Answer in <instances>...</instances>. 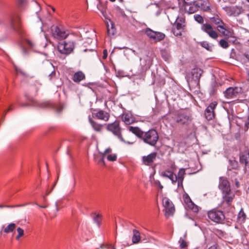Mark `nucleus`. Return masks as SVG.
<instances>
[{"mask_svg":"<svg viewBox=\"0 0 249 249\" xmlns=\"http://www.w3.org/2000/svg\"><path fill=\"white\" fill-rule=\"evenodd\" d=\"M127 128L130 132L142 140L145 143L151 146H155L159 140L158 133L154 129H150L146 132H143L138 127L130 126Z\"/></svg>","mask_w":249,"mask_h":249,"instance_id":"obj_1","label":"nucleus"},{"mask_svg":"<svg viewBox=\"0 0 249 249\" xmlns=\"http://www.w3.org/2000/svg\"><path fill=\"white\" fill-rule=\"evenodd\" d=\"M192 119L191 113L186 111H181L178 113L175 117L176 122L181 125H188Z\"/></svg>","mask_w":249,"mask_h":249,"instance_id":"obj_2","label":"nucleus"},{"mask_svg":"<svg viewBox=\"0 0 249 249\" xmlns=\"http://www.w3.org/2000/svg\"><path fill=\"white\" fill-rule=\"evenodd\" d=\"M107 129L108 131L111 132L114 135L116 136L122 142H127L129 144L132 143V142H126L123 139L121 134V128L120 126L119 121H115L112 123L107 124Z\"/></svg>","mask_w":249,"mask_h":249,"instance_id":"obj_3","label":"nucleus"},{"mask_svg":"<svg viewBox=\"0 0 249 249\" xmlns=\"http://www.w3.org/2000/svg\"><path fill=\"white\" fill-rule=\"evenodd\" d=\"M146 36L154 42H158L163 40L165 37L164 34L152 30L149 28H146L143 30Z\"/></svg>","mask_w":249,"mask_h":249,"instance_id":"obj_4","label":"nucleus"},{"mask_svg":"<svg viewBox=\"0 0 249 249\" xmlns=\"http://www.w3.org/2000/svg\"><path fill=\"white\" fill-rule=\"evenodd\" d=\"M181 0L185 11L189 14H193L198 11L200 8V5H202V3L201 0L196 1L191 3L186 2L185 0Z\"/></svg>","mask_w":249,"mask_h":249,"instance_id":"obj_5","label":"nucleus"},{"mask_svg":"<svg viewBox=\"0 0 249 249\" xmlns=\"http://www.w3.org/2000/svg\"><path fill=\"white\" fill-rule=\"evenodd\" d=\"M75 43L73 41H64L58 43L57 49L59 52L62 54H69L73 51Z\"/></svg>","mask_w":249,"mask_h":249,"instance_id":"obj_6","label":"nucleus"},{"mask_svg":"<svg viewBox=\"0 0 249 249\" xmlns=\"http://www.w3.org/2000/svg\"><path fill=\"white\" fill-rule=\"evenodd\" d=\"M51 34L52 36L57 40L64 39L69 34L68 31L57 26H53L51 27Z\"/></svg>","mask_w":249,"mask_h":249,"instance_id":"obj_7","label":"nucleus"},{"mask_svg":"<svg viewBox=\"0 0 249 249\" xmlns=\"http://www.w3.org/2000/svg\"><path fill=\"white\" fill-rule=\"evenodd\" d=\"M208 216L210 220L216 223H221L225 219L223 212L217 209H213L209 211Z\"/></svg>","mask_w":249,"mask_h":249,"instance_id":"obj_8","label":"nucleus"},{"mask_svg":"<svg viewBox=\"0 0 249 249\" xmlns=\"http://www.w3.org/2000/svg\"><path fill=\"white\" fill-rule=\"evenodd\" d=\"M162 205L164 208L165 215L167 218L172 216L175 209L172 202L167 197L162 198Z\"/></svg>","mask_w":249,"mask_h":249,"instance_id":"obj_9","label":"nucleus"},{"mask_svg":"<svg viewBox=\"0 0 249 249\" xmlns=\"http://www.w3.org/2000/svg\"><path fill=\"white\" fill-rule=\"evenodd\" d=\"M176 22L172 29L173 33L176 36H180L181 35V30L185 25V17L183 16L178 17Z\"/></svg>","mask_w":249,"mask_h":249,"instance_id":"obj_10","label":"nucleus"},{"mask_svg":"<svg viewBox=\"0 0 249 249\" xmlns=\"http://www.w3.org/2000/svg\"><path fill=\"white\" fill-rule=\"evenodd\" d=\"M202 31L206 33L211 38L213 39H217L219 36V34L216 31L212 26L208 23L203 24L201 27Z\"/></svg>","mask_w":249,"mask_h":249,"instance_id":"obj_11","label":"nucleus"},{"mask_svg":"<svg viewBox=\"0 0 249 249\" xmlns=\"http://www.w3.org/2000/svg\"><path fill=\"white\" fill-rule=\"evenodd\" d=\"M217 105V103L215 101L212 102L205 110L204 115L206 119L208 120H212L214 118L215 112L214 109Z\"/></svg>","mask_w":249,"mask_h":249,"instance_id":"obj_12","label":"nucleus"},{"mask_svg":"<svg viewBox=\"0 0 249 249\" xmlns=\"http://www.w3.org/2000/svg\"><path fill=\"white\" fill-rule=\"evenodd\" d=\"M239 162L241 165L244 166L245 172L249 171V152L248 151L240 153Z\"/></svg>","mask_w":249,"mask_h":249,"instance_id":"obj_13","label":"nucleus"},{"mask_svg":"<svg viewBox=\"0 0 249 249\" xmlns=\"http://www.w3.org/2000/svg\"><path fill=\"white\" fill-rule=\"evenodd\" d=\"M242 91V89L240 87H230L224 92L226 98L230 99L236 97Z\"/></svg>","mask_w":249,"mask_h":249,"instance_id":"obj_14","label":"nucleus"},{"mask_svg":"<svg viewBox=\"0 0 249 249\" xmlns=\"http://www.w3.org/2000/svg\"><path fill=\"white\" fill-rule=\"evenodd\" d=\"M223 9L229 16L235 17L241 13V8L237 6H227L223 7Z\"/></svg>","mask_w":249,"mask_h":249,"instance_id":"obj_15","label":"nucleus"},{"mask_svg":"<svg viewBox=\"0 0 249 249\" xmlns=\"http://www.w3.org/2000/svg\"><path fill=\"white\" fill-rule=\"evenodd\" d=\"M92 116L97 119L107 122L110 118V114L106 111L98 110L92 113Z\"/></svg>","mask_w":249,"mask_h":249,"instance_id":"obj_16","label":"nucleus"},{"mask_svg":"<svg viewBox=\"0 0 249 249\" xmlns=\"http://www.w3.org/2000/svg\"><path fill=\"white\" fill-rule=\"evenodd\" d=\"M219 188L223 193H230L231 189L228 180L225 178L221 177L219 179Z\"/></svg>","mask_w":249,"mask_h":249,"instance_id":"obj_17","label":"nucleus"},{"mask_svg":"<svg viewBox=\"0 0 249 249\" xmlns=\"http://www.w3.org/2000/svg\"><path fill=\"white\" fill-rule=\"evenodd\" d=\"M183 200L186 204V207L195 212H197L198 211L197 207L195 205V204L192 202L189 196L187 194H184L183 195Z\"/></svg>","mask_w":249,"mask_h":249,"instance_id":"obj_18","label":"nucleus"},{"mask_svg":"<svg viewBox=\"0 0 249 249\" xmlns=\"http://www.w3.org/2000/svg\"><path fill=\"white\" fill-rule=\"evenodd\" d=\"M157 153L153 152L147 156H143L142 158V163L145 165H150L156 160Z\"/></svg>","mask_w":249,"mask_h":249,"instance_id":"obj_19","label":"nucleus"},{"mask_svg":"<svg viewBox=\"0 0 249 249\" xmlns=\"http://www.w3.org/2000/svg\"><path fill=\"white\" fill-rule=\"evenodd\" d=\"M161 175L162 177L169 178L173 183L177 181V176L174 173L173 171L166 170L162 172Z\"/></svg>","mask_w":249,"mask_h":249,"instance_id":"obj_20","label":"nucleus"},{"mask_svg":"<svg viewBox=\"0 0 249 249\" xmlns=\"http://www.w3.org/2000/svg\"><path fill=\"white\" fill-rule=\"evenodd\" d=\"M221 33L226 39H231V41L233 42H234L236 40L234 33L231 29L228 28L226 31H222Z\"/></svg>","mask_w":249,"mask_h":249,"instance_id":"obj_21","label":"nucleus"},{"mask_svg":"<svg viewBox=\"0 0 249 249\" xmlns=\"http://www.w3.org/2000/svg\"><path fill=\"white\" fill-rule=\"evenodd\" d=\"M86 78L85 74L82 71H78L74 73L72 80L75 83H79Z\"/></svg>","mask_w":249,"mask_h":249,"instance_id":"obj_22","label":"nucleus"},{"mask_svg":"<svg viewBox=\"0 0 249 249\" xmlns=\"http://www.w3.org/2000/svg\"><path fill=\"white\" fill-rule=\"evenodd\" d=\"M89 123L92 127V128L97 132H102L104 126L106 124H102L98 123L97 122L93 121L91 119H89Z\"/></svg>","mask_w":249,"mask_h":249,"instance_id":"obj_23","label":"nucleus"},{"mask_svg":"<svg viewBox=\"0 0 249 249\" xmlns=\"http://www.w3.org/2000/svg\"><path fill=\"white\" fill-rule=\"evenodd\" d=\"M111 149H110V148L107 149L104 153V157H106V158L107 159V160L108 161H116L117 160L116 154H112V153H111Z\"/></svg>","mask_w":249,"mask_h":249,"instance_id":"obj_24","label":"nucleus"},{"mask_svg":"<svg viewBox=\"0 0 249 249\" xmlns=\"http://www.w3.org/2000/svg\"><path fill=\"white\" fill-rule=\"evenodd\" d=\"M122 119L126 124L128 125L133 123L135 121L134 118L129 113H124L122 115Z\"/></svg>","mask_w":249,"mask_h":249,"instance_id":"obj_25","label":"nucleus"},{"mask_svg":"<svg viewBox=\"0 0 249 249\" xmlns=\"http://www.w3.org/2000/svg\"><path fill=\"white\" fill-rule=\"evenodd\" d=\"M223 197L224 201L226 202L228 205H230L234 197V195L231 193V192L230 193H223Z\"/></svg>","mask_w":249,"mask_h":249,"instance_id":"obj_26","label":"nucleus"},{"mask_svg":"<svg viewBox=\"0 0 249 249\" xmlns=\"http://www.w3.org/2000/svg\"><path fill=\"white\" fill-rule=\"evenodd\" d=\"M141 239L140 232L137 230H133V236L132 237V242L134 244L139 243Z\"/></svg>","mask_w":249,"mask_h":249,"instance_id":"obj_27","label":"nucleus"},{"mask_svg":"<svg viewBox=\"0 0 249 249\" xmlns=\"http://www.w3.org/2000/svg\"><path fill=\"white\" fill-rule=\"evenodd\" d=\"M16 228V224L11 223L6 226H3L2 231L5 233H9L13 232L15 230Z\"/></svg>","mask_w":249,"mask_h":249,"instance_id":"obj_28","label":"nucleus"},{"mask_svg":"<svg viewBox=\"0 0 249 249\" xmlns=\"http://www.w3.org/2000/svg\"><path fill=\"white\" fill-rule=\"evenodd\" d=\"M24 47H23V53L26 54L27 53L25 47H28L29 49H33L34 48L35 44V43L30 40L26 39L24 42Z\"/></svg>","mask_w":249,"mask_h":249,"instance_id":"obj_29","label":"nucleus"},{"mask_svg":"<svg viewBox=\"0 0 249 249\" xmlns=\"http://www.w3.org/2000/svg\"><path fill=\"white\" fill-rule=\"evenodd\" d=\"M109 21L110 25L108 23H107V32L108 35L111 36L114 35L115 33V29L114 28L113 23L111 21Z\"/></svg>","mask_w":249,"mask_h":249,"instance_id":"obj_30","label":"nucleus"},{"mask_svg":"<svg viewBox=\"0 0 249 249\" xmlns=\"http://www.w3.org/2000/svg\"><path fill=\"white\" fill-rule=\"evenodd\" d=\"M203 73V71L198 68H194L192 71V73L196 79H199L201 77Z\"/></svg>","mask_w":249,"mask_h":249,"instance_id":"obj_31","label":"nucleus"},{"mask_svg":"<svg viewBox=\"0 0 249 249\" xmlns=\"http://www.w3.org/2000/svg\"><path fill=\"white\" fill-rule=\"evenodd\" d=\"M11 26L12 28H13L14 29H16L19 27V22L18 21V17L13 18L11 19Z\"/></svg>","mask_w":249,"mask_h":249,"instance_id":"obj_32","label":"nucleus"},{"mask_svg":"<svg viewBox=\"0 0 249 249\" xmlns=\"http://www.w3.org/2000/svg\"><path fill=\"white\" fill-rule=\"evenodd\" d=\"M200 45L208 51H212V46L207 41H203L199 43Z\"/></svg>","mask_w":249,"mask_h":249,"instance_id":"obj_33","label":"nucleus"},{"mask_svg":"<svg viewBox=\"0 0 249 249\" xmlns=\"http://www.w3.org/2000/svg\"><path fill=\"white\" fill-rule=\"evenodd\" d=\"M150 10L155 12L156 15L158 16L160 13V8L157 4H152L149 6Z\"/></svg>","mask_w":249,"mask_h":249,"instance_id":"obj_34","label":"nucleus"},{"mask_svg":"<svg viewBox=\"0 0 249 249\" xmlns=\"http://www.w3.org/2000/svg\"><path fill=\"white\" fill-rule=\"evenodd\" d=\"M17 233H18V234L17 235V236H16V239L17 240H19L23 236L24 234V230L21 229V228L20 227H18L17 229Z\"/></svg>","mask_w":249,"mask_h":249,"instance_id":"obj_35","label":"nucleus"},{"mask_svg":"<svg viewBox=\"0 0 249 249\" xmlns=\"http://www.w3.org/2000/svg\"><path fill=\"white\" fill-rule=\"evenodd\" d=\"M211 21L214 23L217 26H219L221 24H223V21L218 17H214L210 18Z\"/></svg>","mask_w":249,"mask_h":249,"instance_id":"obj_36","label":"nucleus"},{"mask_svg":"<svg viewBox=\"0 0 249 249\" xmlns=\"http://www.w3.org/2000/svg\"><path fill=\"white\" fill-rule=\"evenodd\" d=\"M185 174V169H184V168L180 169L178 172V176H177V180L180 179V182H181V180H183L184 176Z\"/></svg>","mask_w":249,"mask_h":249,"instance_id":"obj_37","label":"nucleus"},{"mask_svg":"<svg viewBox=\"0 0 249 249\" xmlns=\"http://www.w3.org/2000/svg\"><path fill=\"white\" fill-rule=\"evenodd\" d=\"M219 44L222 48L224 49H226L229 46V43L225 39H221L219 42Z\"/></svg>","mask_w":249,"mask_h":249,"instance_id":"obj_38","label":"nucleus"},{"mask_svg":"<svg viewBox=\"0 0 249 249\" xmlns=\"http://www.w3.org/2000/svg\"><path fill=\"white\" fill-rule=\"evenodd\" d=\"M194 17L195 19L197 22H198L199 23H203V22L204 21V19H203V18L201 16L196 14V15H195Z\"/></svg>","mask_w":249,"mask_h":249,"instance_id":"obj_39","label":"nucleus"},{"mask_svg":"<svg viewBox=\"0 0 249 249\" xmlns=\"http://www.w3.org/2000/svg\"><path fill=\"white\" fill-rule=\"evenodd\" d=\"M179 246L181 249H184L188 246L187 243L186 241L182 238H180L179 240Z\"/></svg>","mask_w":249,"mask_h":249,"instance_id":"obj_40","label":"nucleus"},{"mask_svg":"<svg viewBox=\"0 0 249 249\" xmlns=\"http://www.w3.org/2000/svg\"><path fill=\"white\" fill-rule=\"evenodd\" d=\"M93 220L95 223L97 224V226H99L101 220V215L99 214L96 215L93 217Z\"/></svg>","mask_w":249,"mask_h":249,"instance_id":"obj_41","label":"nucleus"},{"mask_svg":"<svg viewBox=\"0 0 249 249\" xmlns=\"http://www.w3.org/2000/svg\"><path fill=\"white\" fill-rule=\"evenodd\" d=\"M217 29L218 31L221 33L222 31H226L228 28L226 27V24L223 22V24H221L219 26H217Z\"/></svg>","mask_w":249,"mask_h":249,"instance_id":"obj_42","label":"nucleus"},{"mask_svg":"<svg viewBox=\"0 0 249 249\" xmlns=\"http://www.w3.org/2000/svg\"><path fill=\"white\" fill-rule=\"evenodd\" d=\"M18 5L20 7H23L27 4V0H17Z\"/></svg>","mask_w":249,"mask_h":249,"instance_id":"obj_43","label":"nucleus"},{"mask_svg":"<svg viewBox=\"0 0 249 249\" xmlns=\"http://www.w3.org/2000/svg\"><path fill=\"white\" fill-rule=\"evenodd\" d=\"M238 217L239 220H241L242 221L245 219L246 214L243 211L241 210L240 211L238 214Z\"/></svg>","mask_w":249,"mask_h":249,"instance_id":"obj_44","label":"nucleus"},{"mask_svg":"<svg viewBox=\"0 0 249 249\" xmlns=\"http://www.w3.org/2000/svg\"><path fill=\"white\" fill-rule=\"evenodd\" d=\"M48 67L49 68L51 69V70H53V66L52 64L51 63H49V65H48ZM55 74V71L54 70H53L51 73L49 74V77H50V79H51L54 76Z\"/></svg>","mask_w":249,"mask_h":249,"instance_id":"obj_45","label":"nucleus"},{"mask_svg":"<svg viewBox=\"0 0 249 249\" xmlns=\"http://www.w3.org/2000/svg\"><path fill=\"white\" fill-rule=\"evenodd\" d=\"M245 130L248 131L249 128V120L247 119V121L245 122Z\"/></svg>","mask_w":249,"mask_h":249,"instance_id":"obj_46","label":"nucleus"},{"mask_svg":"<svg viewBox=\"0 0 249 249\" xmlns=\"http://www.w3.org/2000/svg\"><path fill=\"white\" fill-rule=\"evenodd\" d=\"M105 158H106V157H104V153H103L102 158L99 161V163H101V164H102L103 165H105V161H104Z\"/></svg>","mask_w":249,"mask_h":249,"instance_id":"obj_47","label":"nucleus"},{"mask_svg":"<svg viewBox=\"0 0 249 249\" xmlns=\"http://www.w3.org/2000/svg\"><path fill=\"white\" fill-rule=\"evenodd\" d=\"M18 206H19L18 205ZM18 207V206L0 205V208H4V207H6V208H14V207Z\"/></svg>","mask_w":249,"mask_h":249,"instance_id":"obj_48","label":"nucleus"},{"mask_svg":"<svg viewBox=\"0 0 249 249\" xmlns=\"http://www.w3.org/2000/svg\"><path fill=\"white\" fill-rule=\"evenodd\" d=\"M107 56V52L106 50H104L103 51V59H106Z\"/></svg>","mask_w":249,"mask_h":249,"instance_id":"obj_49","label":"nucleus"},{"mask_svg":"<svg viewBox=\"0 0 249 249\" xmlns=\"http://www.w3.org/2000/svg\"><path fill=\"white\" fill-rule=\"evenodd\" d=\"M178 181V187H183V185H182V182H183V180H181V182H180V179H178L177 180Z\"/></svg>","mask_w":249,"mask_h":249,"instance_id":"obj_50","label":"nucleus"},{"mask_svg":"<svg viewBox=\"0 0 249 249\" xmlns=\"http://www.w3.org/2000/svg\"><path fill=\"white\" fill-rule=\"evenodd\" d=\"M208 249H219L216 245H213L210 247Z\"/></svg>","mask_w":249,"mask_h":249,"instance_id":"obj_51","label":"nucleus"},{"mask_svg":"<svg viewBox=\"0 0 249 249\" xmlns=\"http://www.w3.org/2000/svg\"><path fill=\"white\" fill-rule=\"evenodd\" d=\"M21 106L22 107H27V106H28V105L27 104L25 103V104H21Z\"/></svg>","mask_w":249,"mask_h":249,"instance_id":"obj_52","label":"nucleus"},{"mask_svg":"<svg viewBox=\"0 0 249 249\" xmlns=\"http://www.w3.org/2000/svg\"><path fill=\"white\" fill-rule=\"evenodd\" d=\"M36 205H37L39 207H40V208H45L46 207L45 206H40L38 204H37V203H35Z\"/></svg>","mask_w":249,"mask_h":249,"instance_id":"obj_53","label":"nucleus"},{"mask_svg":"<svg viewBox=\"0 0 249 249\" xmlns=\"http://www.w3.org/2000/svg\"><path fill=\"white\" fill-rule=\"evenodd\" d=\"M51 190L50 191H47L46 193V196H48V195H49L50 193H51Z\"/></svg>","mask_w":249,"mask_h":249,"instance_id":"obj_54","label":"nucleus"},{"mask_svg":"<svg viewBox=\"0 0 249 249\" xmlns=\"http://www.w3.org/2000/svg\"><path fill=\"white\" fill-rule=\"evenodd\" d=\"M111 247V245H107L106 247L107 248H110Z\"/></svg>","mask_w":249,"mask_h":249,"instance_id":"obj_55","label":"nucleus"},{"mask_svg":"<svg viewBox=\"0 0 249 249\" xmlns=\"http://www.w3.org/2000/svg\"><path fill=\"white\" fill-rule=\"evenodd\" d=\"M236 186H237V187H239V182H237H237H236Z\"/></svg>","mask_w":249,"mask_h":249,"instance_id":"obj_56","label":"nucleus"},{"mask_svg":"<svg viewBox=\"0 0 249 249\" xmlns=\"http://www.w3.org/2000/svg\"><path fill=\"white\" fill-rule=\"evenodd\" d=\"M247 80L249 82V72L248 74Z\"/></svg>","mask_w":249,"mask_h":249,"instance_id":"obj_57","label":"nucleus"},{"mask_svg":"<svg viewBox=\"0 0 249 249\" xmlns=\"http://www.w3.org/2000/svg\"><path fill=\"white\" fill-rule=\"evenodd\" d=\"M210 9V8L209 6H207V8L206 9H205V11H207V10H208Z\"/></svg>","mask_w":249,"mask_h":249,"instance_id":"obj_58","label":"nucleus"},{"mask_svg":"<svg viewBox=\"0 0 249 249\" xmlns=\"http://www.w3.org/2000/svg\"><path fill=\"white\" fill-rule=\"evenodd\" d=\"M160 187L161 189L162 188V186L161 184H160Z\"/></svg>","mask_w":249,"mask_h":249,"instance_id":"obj_59","label":"nucleus"},{"mask_svg":"<svg viewBox=\"0 0 249 249\" xmlns=\"http://www.w3.org/2000/svg\"><path fill=\"white\" fill-rule=\"evenodd\" d=\"M10 109H11V108H10V107H9V108H8V109L6 111V112H7L8 110H10Z\"/></svg>","mask_w":249,"mask_h":249,"instance_id":"obj_60","label":"nucleus"},{"mask_svg":"<svg viewBox=\"0 0 249 249\" xmlns=\"http://www.w3.org/2000/svg\"><path fill=\"white\" fill-rule=\"evenodd\" d=\"M181 1H179V5H180V4H181Z\"/></svg>","mask_w":249,"mask_h":249,"instance_id":"obj_61","label":"nucleus"},{"mask_svg":"<svg viewBox=\"0 0 249 249\" xmlns=\"http://www.w3.org/2000/svg\"><path fill=\"white\" fill-rule=\"evenodd\" d=\"M248 119L249 120V116H248Z\"/></svg>","mask_w":249,"mask_h":249,"instance_id":"obj_62","label":"nucleus"},{"mask_svg":"<svg viewBox=\"0 0 249 249\" xmlns=\"http://www.w3.org/2000/svg\"><path fill=\"white\" fill-rule=\"evenodd\" d=\"M115 249V248H113V249Z\"/></svg>","mask_w":249,"mask_h":249,"instance_id":"obj_63","label":"nucleus"},{"mask_svg":"<svg viewBox=\"0 0 249 249\" xmlns=\"http://www.w3.org/2000/svg\"><path fill=\"white\" fill-rule=\"evenodd\" d=\"M248 1H249V0H247Z\"/></svg>","mask_w":249,"mask_h":249,"instance_id":"obj_64","label":"nucleus"}]
</instances>
